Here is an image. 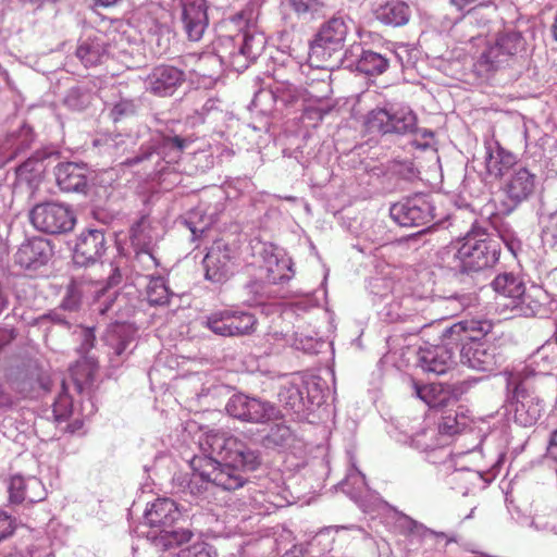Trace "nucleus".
Listing matches in <instances>:
<instances>
[{
	"mask_svg": "<svg viewBox=\"0 0 557 557\" xmlns=\"http://www.w3.org/2000/svg\"><path fill=\"white\" fill-rule=\"evenodd\" d=\"M200 446L209 455L195 456L190 460L193 473L187 485L196 496H203L214 487L236 491L247 482L244 472L253 471L260 465L256 451L225 433H207Z\"/></svg>",
	"mask_w": 557,
	"mask_h": 557,
	"instance_id": "f257e3e1",
	"label": "nucleus"
},
{
	"mask_svg": "<svg viewBox=\"0 0 557 557\" xmlns=\"http://www.w3.org/2000/svg\"><path fill=\"white\" fill-rule=\"evenodd\" d=\"M493 324L488 320H463L445 330L448 344L461 345L460 358L463 364L478 371H494L503 358L502 345L481 342L491 333Z\"/></svg>",
	"mask_w": 557,
	"mask_h": 557,
	"instance_id": "f03ea898",
	"label": "nucleus"
},
{
	"mask_svg": "<svg viewBox=\"0 0 557 557\" xmlns=\"http://www.w3.org/2000/svg\"><path fill=\"white\" fill-rule=\"evenodd\" d=\"M453 255V269L461 274L479 273L493 268L500 256L499 244L485 233L470 231L453 242L447 249Z\"/></svg>",
	"mask_w": 557,
	"mask_h": 557,
	"instance_id": "7ed1b4c3",
	"label": "nucleus"
},
{
	"mask_svg": "<svg viewBox=\"0 0 557 557\" xmlns=\"http://www.w3.org/2000/svg\"><path fill=\"white\" fill-rule=\"evenodd\" d=\"M524 38L520 33H498L495 39L486 45L478 58L476 65L486 74L512 66L518 54L524 51Z\"/></svg>",
	"mask_w": 557,
	"mask_h": 557,
	"instance_id": "20e7f679",
	"label": "nucleus"
},
{
	"mask_svg": "<svg viewBox=\"0 0 557 557\" xmlns=\"http://www.w3.org/2000/svg\"><path fill=\"white\" fill-rule=\"evenodd\" d=\"M363 127L368 134L406 135L417 131L418 116L409 106L395 110L374 108L366 114Z\"/></svg>",
	"mask_w": 557,
	"mask_h": 557,
	"instance_id": "39448f33",
	"label": "nucleus"
},
{
	"mask_svg": "<svg viewBox=\"0 0 557 557\" xmlns=\"http://www.w3.org/2000/svg\"><path fill=\"white\" fill-rule=\"evenodd\" d=\"M202 325L212 333L224 337H240L251 335L258 325V320L253 313L221 309L211 312Z\"/></svg>",
	"mask_w": 557,
	"mask_h": 557,
	"instance_id": "423d86ee",
	"label": "nucleus"
},
{
	"mask_svg": "<svg viewBox=\"0 0 557 557\" xmlns=\"http://www.w3.org/2000/svg\"><path fill=\"white\" fill-rule=\"evenodd\" d=\"M30 222L38 230L48 234H61L73 230L74 213L57 202L36 205L30 211Z\"/></svg>",
	"mask_w": 557,
	"mask_h": 557,
	"instance_id": "0eeeda50",
	"label": "nucleus"
},
{
	"mask_svg": "<svg viewBox=\"0 0 557 557\" xmlns=\"http://www.w3.org/2000/svg\"><path fill=\"white\" fill-rule=\"evenodd\" d=\"M492 285L498 295L510 300L505 306L510 307L517 314L534 317L539 312L540 302L525 294V286L517 276L508 273L499 274L494 278Z\"/></svg>",
	"mask_w": 557,
	"mask_h": 557,
	"instance_id": "6e6552de",
	"label": "nucleus"
},
{
	"mask_svg": "<svg viewBox=\"0 0 557 557\" xmlns=\"http://www.w3.org/2000/svg\"><path fill=\"white\" fill-rule=\"evenodd\" d=\"M236 250L223 240H215L203 258L206 278L222 283L233 273V263Z\"/></svg>",
	"mask_w": 557,
	"mask_h": 557,
	"instance_id": "1a4fd4ad",
	"label": "nucleus"
},
{
	"mask_svg": "<svg viewBox=\"0 0 557 557\" xmlns=\"http://www.w3.org/2000/svg\"><path fill=\"white\" fill-rule=\"evenodd\" d=\"M185 82V73L172 65L154 66L144 79L147 92L157 97H171Z\"/></svg>",
	"mask_w": 557,
	"mask_h": 557,
	"instance_id": "9d476101",
	"label": "nucleus"
},
{
	"mask_svg": "<svg viewBox=\"0 0 557 557\" xmlns=\"http://www.w3.org/2000/svg\"><path fill=\"white\" fill-rule=\"evenodd\" d=\"M436 418L437 437L428 445L436 448L447 445L450 440L462 433L469 425V418L460 406L449 407L434 414Z\"/></svg>",
	"mask_w": 557,
	"mask_h": 557,
	"instance_id": "9b49d317",
	"label": "nucleus"
},
{
	"mask_svg": "<svg viewBox=\"0 0 557 557\" xmlns=\"http://www.w3.org/2000/svg\"><path fill=\"white\" fill-rule=\"evenodd\" d=\"M416 396L428 405L432 414L457 406L459 398L450 385L441 383L419 384L412 381Z\"/></svg>",
	"mask_w": 557,
	"mask_h": 557,
	"instance_id": "f8f14e48",
	"label": "nucleus"
},
{
	"mask_svg": "<svg viewBox=\"0 0 557 557\" xmlns=\"http://www.w3.org/2000/svg\"><path fill=\"white\" fill-rule=\"evenodd\" d=\"M104 250V234L99 230H87L83 232L77 239L73 260L76 264L85 267L101 258Z\"/></svg>",
	"mask_w": 557,
	"mask_h": 557,
	"instance_id": "ddd939ff",
	"label": "nucleus"
},
{
	"mask_svg": "<svg viewBox=\"0 0 557 557\" xmlns=\"http://www.w3.org/2000/svg\"><path fill=\"white\" fill-rule=\"evenodd\" d=\"M444 343L441 345L430 346L420 349V364L426 372L436 374L445 373L454 363L455 344H448L443 333Z\"/></svg>",
	"mask_w": 557,
	"mask_h": 557,
	"instance_id": "4468645a",
	"label": "nucleus"
},
{
	"mask_svg": "<svg viewBox=\"0 0 557 557\" xmlns=\"http://www.w3.org/2000/svg\"><path fill=\"white\" fill-rule=\"evenodd\" d=\"M391 214L403 226H422L432 221L430 205L423 199L394 205Z\"/></svg>",
	"mask_w": 557,
	"mask_h": 557,
	"instance_id": "2eb2a0df",
	"label": "nucleus"
},
{
	"mask_svg": "<svg viewBox=\"0 0 557 557\" xmlns=\"http://www.w3.org/2000/svg\"><path fill=\"white\" fill-rule=\"evenodd\" d=\"M181 518L176 503L170 498H158L145 513L146 523L156 529V534L170 529Z\"/></svg>",
	"mask_w": 557,
	"mask_h": 557,
	"instance_id": "dca6fc26",
	"label": "nucleus"
},
{
	"mask_svg": "<svg viewBox=\"0 0 557 557\" xmlns=\"http://www.w3.org/2000/svg\"><path fill=\"white\" fill-rule=\"evenodd\" d=\"M182 20L188 38L199 40L208 22L205 0H182Z\"/></svg>",
	"mask_w": 557,
	"mask_h": 557,
	"instance_id": "f3484780",
	"label": "nucleus"
},
{
	"mask_svg": "<svg viewBox=\"0 0 557 557\" xmlns=\"http://www.w3.org/2000/svg\"><path fill=\"white\" fill-rule=\"evenodd\" d=\"M349 30V25L343 17L334 16L320 27L315 45L323 49L338 51L343 49Z\"/></svg>",
	"mask_w": 557,
	"mask_h": 557,
	"instance_id": "a211bd4d",
	"label": "nucleus"
},
{
	"mask_svg": "<svg viewBox=\"0 0 557 557\" xmlns=\"http://www.w3.org/2000/svg\"><path fill=\"white\" fill-rule=\"evenodd\" d=\"M51 247L48 240L34 237L25 240L17 249L15 262L25 269L37 268L48 260Z\"/></svg>",
	"mask_w": 557,
	"mask_h": 557,
	"instance_id": "6ab92c4d",
	"label": "nucleus"
},
{
	"mask_svg": "<svg viewBox=\"0 0 557 557\" xmlns=\"http://www.w3.org/2000/svg\"><path fill=\"white\" fill-rule=\"evenodd\" d=\"M373 13L379 21L386 25L404 26L410 20L411 10L403 0H375Z\"/></svg>",
	"mask_w": 557,
	"mask_h": 557,
	"instance_id": "aec40b11",
	"label": "nucleus"
},
{
	"mask_svg": "<svg viewBox=\"0 0 557 557\" xmlns=\"http://www.w3.org/2000/svg\"><path fill=\"white\" fill-rule=\"evenodd\" d=\"M519 398L515 405L513 419L521 426L528 428L534 425L542 417L544 403L539 397L527 393H519Z\"/></svg>",
	"mask_w": 557,
	"mask_h": 557,
	"instance_id": "412c9836",
	"label": "nucleus"
},
{
	"mask_svg": "<svg viewBox=\"0 0 557 557\" xmlns=\"http://www.w3.org/2000/svg\"><path fill=\"white\" fill-rule=\"evenodd\" d=\"M535 188V174L531 173L527 168L516 169L508 180L505 191L507 196L515 202H521L528 199Z\"/></svg>",
	"mask_w": 557,
	"mask_h": 557,
	"instance_id": "4be33fe9",
	"label": "nucleus"
},
{
	"mask_svg": "<svg viewBox=\"0 0 557 557\" xmlns=\"http://www.w3.org/2000/svg\"><path fill=\"white\" fill-rule=\"evenodd\" d=\"M108 52V35L101 32L84 40L76 49V55L85 66L99 64Z\"/></svg>",
	"mask_w": 557,
	"mask_h": 557,
	"instance_id": "5701e85b",
	"label": "nucleus"
},
{
	"mask_svg": "<svg viewBox=\"0 0 557 557\" xmlns=\"http://www.w3.org/2000/svg\"><path fill=\"white\" fill-rule=\"evenodd\" d=\"M54 174L59 187L64 191H79L86 187V169L77 163H61Z\"/></svg>",
	"mask_w": 557,
	"mask_h": 557,
	"instance_id": "b1692460",
	"label": "nucleus"
},
{
	"mask_svg": "<svg viewBox=\"0 0 557 557\" xmlns=\"http://www.w3.org/2000/svg\"><path fill=\"white\" fill-rule=\"evenodd\" d=\"M260 270L263 272V278L270 284H277L289 277L287 261L280 258L272 246L263 248Z\"/></svg>",
	"mask_w": 557,
	"mask_h": 557,
	"instance_id": "393cba45",
	"label": "nucleus"
},
{
	"mask_svg": "<svg viewBox=\"0 0 557 557\" xmlns=\"http://www.w3.org/2000/svg\"><path fill=\"white\" fill-rule=\"evenodd\" d=\"M149 226V221L146 216H141L131 228V239L136 246L143 245L144 247L136 251L135 262L140 265L143 270L150 271L158 268L159 263L152 252L146 247L144 233Z\"/></svg>",
	"mask_w": 557,
	"mask_h": 557,
	"instance_id": "a878e982",
	"label": "nucleus"
},
{
	"mask_svg": "<svg viewBox=\"0 0 557 557\" xmlns=\"http://www.w3.org/2000/svg\"><path fill=\"white\" fill-rule=\"evenodd\" d=\"M516 164V156L498 147L495 152L487 151L485 159V168L488 175L500 178L504 174Z\"/></svg>",
	"mask_w": 557,
	"mask_h": 557,
	"instance_id": "bb28decb",
	"label": "nucleus"
},
{
	"mask_svg": "<svg viewBox=\"0 0 557 557\" xmlns=\"http://www.w3.org/2000/svg\"><path fill=\"white\" fill-rule=\"evenodd\" d=\"M153 543L157 547L164 550L187 543L193 537V532L188 529H164L160 533L153 534Z\"/></svg>",
	"mask_w": 557,
	"mask_h": 557,
	"instance_id": "cd10ccee",
	"label": "nucleus"
},
{
	"mask_svg": "<svg viewBox=\"0 0 557 557\" xmlns=\"http://www.w3.org/2000/svg\"><path fill=\"white\" fill-rule=\"evenodd\" d=\"M246 412L247 421L252 423H265L276 419L278 416V410L275 406L269 401H262L251 397L248 403V411Z\"/></svg>",
	"mask_w": 557,
	"mask_h": 557,
	"instance_id": "c85d7f7f",
	"label": "nucleus"
},
{
	"mask_svg": "<svg viewBox=\"0 0 557 557\" xmlns=\"http://www.w3.org/2000/svg\"><path fill=\"white\" fill-rule=\"evenodd\" d=\"M96 372L97 364L94 360L84 359L76 362V364L71 369V375L78 392H82L86 386L92 384Z\"/></svg>",
	"mask_w": 557,
	"mask_h": 557,
	"instance_id": "c756f323",
	"label": "nucleus"
},
{
	"mask_svg": "<svg viewBox=\"0 0 557 557\" xmlns=\"http://www.w3.org/2000/svg\"><path fill=\"white\" fill-rule=\"evenodd\" d=\"M388 61L374 51H363L357 63V69L367 75H380L386 71Z\"/></svg>",
	"mask_w": 557,
	"mask_h": 557,
	"instance_id": "7c9ffc66",
	"label": "nucleus"
},
{
	"mask_svg": "<svg viewBox=\"0 0 557 557\" xmlns=\"http://www.w3.org/2000/svg\"><path fill=\"white\" fill-rule=\"evenodd\" d=\"M146 297L151 306H163L170 300V292L163 277H151L146 287Z\"/></svg>",
	"mask_w": 557,
	"mask_h": 557,
	"instance_id": "2f4dec72",
	"label": "nucleus"
},
{
	"mask_svg": "<svg viewBox=\"0 0 557 557\" xmlns=\"http://www.w3.org/2000/svg\"><path fill=\"white\" fill-rule=\"evenodd\" d=\"M449 3L457 11L462 12L463 15L476 14L482 8H493V10L497 9L495 0H449Z\"/></svg>",
	"mask_w": 557,
	"mask_h": 557,
	"instance_id": "473e14b6",
	"label": "nucleus"
},
{
	"mask_svg": "<svg viewBox=\"0 0 557 557\" xmlns=\"http://www.w3.org/2000/svg\"><path fill=\"white\" fill-rule=\"evenodd\" d=\"M216 549L206 543V542H196L189 545L186 548H183L178 552L177 557H218Z\"/></svg>",
	"mask_w": 557,
	"mask_h": 557,
	"instance_id": "72a5a7b5",
	"label": "nucleus"
},
{
	"mask_svg": "<svg viewBox=\"0 0 557 557\" xmlns=\"http://www.w3.org/2000/svg\"><path fill=\"white\" fill-rule=\"evenodd\" d=\"M250 397L245 395H234L226 405L227 412L243 421H247L248 403Z\"/></svg>",
	"mask_w": 557,
	"mask_h": 557,
	"instance_id": "f704fd0d",
	"label": "nucleus"
},
{
	"mask_svg": "<svg viewBox=\"0 0 557 557\" xmlns=\"http://www.w3.org/2000/svg\"><path fill=\"white\" fill-rule=\"evenodd\" d=\"M23 496V502L38 503L45 499L46 488L41 481L36 476L28 478V484Z\"/></svg>",
	"mask_w": 557,
	"mask_h": 557,
	"instance_id": "c9c22d12",
	"label": "nucleus"
},
{
	"mask_svg": "<svg viewBox=\"0 0 557 557\" xmlns=\"http://www.w3.org/2000/svg\"><path fill=\"white\" fill-rule=\"evenodd\" d=\"M28 484V478L24 479L21 475H14L10 479L9 494L10 500L15 504L23 503V496Z\"/></svg>",
	"mask_w": 557,
	"mask_h": 557,
	"instance_id": "e433bc0d",
	"label": "nucleus"
},
{
	"mask_svg": "<svg viewBox=\"0 0 557 557\" xmlns=\"http://www.w3.org/2000/svg\"><path fill=\"white\" fill-rule=\"evenodd\" d=\"M289 3L297 14L317 12L323 5L320 0H289Z\"/></svg>",
	"mask_w": 557,
	"mask_h": 557,
	"instance_id": "4c0bfd02",
	"label": "nucleus"
},
{
	"mask_svg": "<svg viewBox=\"0 0 557 557\" xmlns=\"http://www.w3.org/2000/svg\"><path fill=\"white\" fill-rule=\"evenodd\" d=\"M16 529L15 519L0 510V542L10 537Z\"/></svg>",
	"mask_w": 557,
	"mask_h": 557,
	"instance_id": "58836bf2",
	"label": "nucleus"
},
{
	"mask_svg": "<svg viewBox=\"0 0 557 557\" xmlns=\"http://www.w3.org/2000/svg\"><path fill=\"white\" fill-rule=\"evenodd\" d=\"M136 104L134 103L133 100H121L119 101L114 108H113V114L115 115V117H122V116H127V115H133L136 113Z\"/></svg>",
	"mask_w": 557,
	"mask_h": 557,
	"instance_id": "ea45409f",
	"label": "nucleus"
},
{
	"mask_svg": "<svg viewBox=\"0 0 557 557\" xmlns=\"http://www.w3.org/2000/svg\"><path fill=\"white\" fill-rule=\"evenodd\" d=\"M290 430L286 425L277 424L275 428L271 430L269 434V438H271L274 443L278 444L290 437Z\"/></svg>",
	"mask_w": 557,
	"mask_h": 557,
	"instance_id": "a19ab883",
	"label": "nucleus"
},
{
	"mask_svg": "<svg viewBox=\"0 0 557 557\" xmlns=\"http://www.w3.org/2000/svg\"><path fill=\"white\" fill-rule=\"evenodd\" d=\"M163 144L165 146L173 147L178 151H183L187 145V141L180 136H166L163 138Z\"/></svg>",
	"mask_w": 557,
	"mask_h": 557,
	"instance_id": "79ce46f5",
	"label": "nucleus"
},
{
	"mask_svg": "<svg viewBox=\"0 0 557 557\" xmlns=\"http://www.w3.org/2000/svg\"><path fill=\"white\" fill-rule=\"evenodd\" d=\"M253 40H255L253 36L245 35V37H244V42L240 48V52L248 58H255L258 52L252 47Z\"/></svg>",
	"mask_w": 557,
	"mask_h": 557,
	"instance_id": "37998d69",
	"label": "nucleus"
},
{
	"mask_svg": "<svg viewBox=\"0 0 557 557\" xmlns=\"http://www.w3.org/2000/svg\"><path fill=\"white\" fill-rule=\"evenodd\" d=\"M547 455L557 462V429L549 436Z\"/></svg>",
	"mask_w": 557,
	"mask_h": 557,
	"instance_id": "c03bdc74",
	"label": "nucleus"
},
{
	"mask_svg": "<svg viewBox=\"0 0 557 557\" xmlns=\"http://www.w3.org/2000/svg\"><path fill=\"white\" fill-rule=\"evenodd\" d=\"M423 539L425 541H435L437 543L443 542L444 544H447L449 542V540L447 539V536L444 533H436L433 531H425L423 534Z\"/></svg>",
	"mask_w": 557,
	"mask_h": 557,
	"instance_id": "a18cd8bd",
	"label": "nucleus"
},
{
	"mask_svg": "<svg viewBox=\"0 0 557 557\" xmlns=\"http://www.w3.org/2000/svg\"><path fill=\"white\" fill-rule=\"evenodd\" d=\"M12 404L11 397L0 386V407H7Z\"/></svg>",
	"mask_w": 557,
	"mask_h": 557,
	"instance_id": "49530a36",
	"label": "nucleus"
},
{
	"mask_svg": "<svg viewBox=\"0 0 557 557\" xmlns=\"http://www.w3.org/2000/svg\"><path fill=\"white\" fill-rule=\"evenodd\" d=\"M84 336L88 348L92 347L95 341V335L92 334V332L90 330H85Z\"/></svg>",
	"mask_w": 557,
	"mask_h": 557,
	"instance_id": "de8ad7c7",
	"label": "nucleus"
},
{
	"mask_svg": "<svg viewBox=\"0 0 557 557\" xmlns=\"http://www.w3.org/2000/svg\"><path fill=\"white\" fill-rule=\"evenodd\" d=\"M11 337H8L5 332L0 330V350L10 342Z\"/></svg>",
	"mask_w": 557,
	"mask_h": 557,
	"instance_id": "09e8293b",
	"label": "nucleus"
},
{
	"mask_svg": "<svg viewBox=\"0 0 557 557\" xmlns=\"http://www.w3.org/2000/svg\"><path fill=\"white\" fill-rule=\"evenodd\" d=\"M126 348V344L124 342L120 343L115 349L116 355H121Z\"/></svg>",
	"mask_w": 557,
	"mask_h": 557,
	"instance_id": "8fccbe9b",
	"label": "nucleus"
},
{
	"mask_svg": "<svg viewBox=\"0 0 557 557\" xmlns=\"http://www.w3.org/2000/svg\"><path fill=\"white\" fill-rule=\"evenodd\" d=\"M292 392H293V395H292L293 397L299 398L300 394L295 386L292 387Z\"/></svg>",
	"mask_w": 557,
	"mask_h": 557,
	"instance_id": "3c124183",
	"label": "nucleus"
},
{
	"mask_svg": "<svg viewBox=\"0 0 557 557\" xmlns=\"http://www.w3.org/2000/svg\"><path fill=\"white\" fill-rule=\"evenodd\" d=\"M138 162H139V159H135L134 161H127L126 163L132 164V163H138Z\"/></svg>",
	"mask_w": 557,
	"mask_h": 557,
	"instance_id": "603ef678",
	"label": "nucleus"
},
{
	"mask_svg": "<svg viewBox=\"0 0 557 557\" xmlns=\"http://www.w3.org/2000/svg\"><path fill=\"white\" fill-rule=\"evenodd\" d=\"M555 339H556V343H557V334L555 335Z\"/></svg>",
	"mask_w": 557,
	"mask_h": 557,
	"instance_id": "864d4df0",
	"label": "nucleus"
}]
</instances>
